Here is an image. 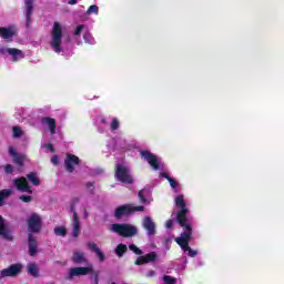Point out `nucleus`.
Segmentation results:
<instances>
[{"instance_id":"nucleus-7","label":"nucleus","mask_w":284,"mask_h":284,"mask_svg":"<svg viewBox=\"0 0 284 284\" xmlns=\"http://www.w3.org/2000/svg\"><path fill=\"white\" fill-rule=\"evenodd\" d=\"M27 225L29 234H39L41 227H43V219H41L39 213H31L27 220Z\"/></svg>"},{"instance_id":"nucleus-37","label":"nucleus","mask_w":284,"mask_h":284,"mask_svg":"<svg viewBox=\"0 0 284 284\" xmlns=\"http://www.w3.org/2000/svg\"><path fill=\"white\" fill-rule=\"evenodd\" d=\"M129 250H131V252H133L138 256H142L143 255V251L141 248H139L135 244H130L129 245Z\"/></svg>"},{"instance_id":"nucleus-18","label":"nucleus","mask_w":284,"mask_h":284,"mask_svg":"<svg viewBox=\"0 0 284 284\" xmlns=\"http://www.w3.org/2000/svg\"><path fill=\"white\" fill-rule=\"evenodd\" d=\"M159 258L156 252H151L146 255H141L135 260V265H148V263H154Z\"/></svg>"},{"instance_id":"nucleus-31","label":"nucleus","mask_w":284,"mask_h":284,"mask_svg":"<svg viewBox=\"0 0 284 284\" xmlns=\"http://www.w3.org/2000/svg\"><path fill=\"white\" fill-rule=\"evenodd\" d=\"M148 194H150V192L146 189H142L139 191L138 196L140 199V203H144V204L150 203L148 202V199H146Z\"/></svg>"},{"instance_id":"nucleus-15","label":"nucleus","mask_w":284,"mask_h":284,"mask_svg":"<svg viewBox=\"0 0 284 284\" xmlns=\"http://www.w3.org/2000/svg\"><path fill=\"white\" fill-rule=\"evenodd\" d=\"M0 236L1 239H4V241H13L12 233L10 232V229L8 227V221L3 219V216L0 215Z\"/></svg>"},{"instance_id":"nucleus-5","label":"nucleus","mask_w":284,"mask_h":284,"mask_svg":"<svg viewBox=\"0 0 284 284\" xmlns=\"http://www.w3.org/2000/svg\"><path fill=\"white\" fill-rule=\"evenodd\" d=\"M145 206H134L132 204L120 205L115 209L113 216L118 221L123 219V216H130V214H134V212H143Z\"/></svg>"},{"instance_id":"nucleus-40","label":"nucleus","mask_w":284,"mask_h":284,"mask_svg":"<svg viewBox=\"0 0 284 284\" xmlns=\"http://www.w3.org/2000/svg\"><path fill=\"white\" fill-rule=\"evenodd\" d=\"M163 281L165 284H176V278L170 275H164Z\"/></svg>"},{"instance_id":"nucleus-26","label":"nucleus","mask_w":284,"mask_h":284,"mask_svg":"<svg viewBox=\"0 0 284 284\" xmlns=\"http://www.w3.org/2000/svg\"><path fill=\"white\" fill-rule=\"evenodd\" d=\"M14 194V191L12 189H4L0 191V207L3 206L6 199H9V196H12Z\"/></svg>"},{"instance_id":"nucleus-42","label":"nucleus","mask_w":284,"mask_h":284,"mask_svg":"<svg viewBox=\"0 0 284 284\" xmlns=\"http://www.w3.org/2000/svg\"><path fill=\"white\" fill-rule=\"evenodd\" d=\"M85 187L91 194H94V182H87Z\"/></svg>"},{"instance_id":"nucleus-43","label":"nucleus","mask_w":284,"mask_h":284,"mask_svg":"<svg viewBox=\"0 0 284 284\" xmlns=\"http://www.w3.org/2000/svg\"><path fill=\"white\" fill-rule=\"evenodd\" d=\"M20 201H22L23 203H30L32 201V196L30 195H20Z\"/></svg>"},{"instance_id":"nucleus-6","label":"nucleus","mask_w":284,"mask_h":284,"mask_svg":"<svg viewBox=\"0 0 284 284\" xmlns=\"http://www.w3.org/2000/svg\"><path fill=\"white\" fill-rule=\"evenodd\" d=\"M0 54L2 57H6V54H8L12 63H19L21 59H26V53L21 51V49L10 48L6 45H0Z\"/></svg>"},{"instance_id":"nucleus-8","label":"nucleus","mask_w":284,"mask_h":284,"mask_svg":"<svg viewBox=\"0 0 284 284\" xmlns=\"http://www.w3.org/2000/svg\"><path fill=\"white\" fill-rule=\"evenodd\" d=\"M23 270V265L21 264H12L7 268H3L0 271V281L3 278H17L19 274H21V271Z\"/></svg>"},{"instance_id":"nucleus-17","label":"nucleus","mask_w":284,"mask_h":284,"mask_svg":"<svg viewBox=\"0 0 284 284\" xmlns=\"http://www.w3.org/2000/svg\"><path fill=\"white\" fill-rule=\"evenodd\" d=\"M13 185H16L19 192H28L29 194H32V190H30V184L28 183V179L23 176L14 179Z\"/></svg>"},{"instance_id":"nucleus-34","label":"nucleus","mask_w":284,"mask_h":284,"mask_svg":"<svg viewBox=\"0 0 284 284\" xmlns=\"http://www.w3.org/2000/svg\"><path fill=\"white\" fill-rule=\"evenodd\" d=\"M119 128H121V122L118 120V118L111 119V122H110L111 132H116Z\"/></svg>"},{"instance_id":"nucleus-4","label":"nucleus","mask_w":284,"mask_h":284,"mask_svg":"<svg viewBox=\"0 0 284 284\" xmlns=\"http://www.w3.org/2000/svg\"><path fill=\"white\" fill-rule=\"evenodd\" d=\"M77 203H79V199H74L70 204L69 212H72V224H71V236L73 239H79L81 235V220H79V214L77 213Z\"/></svg>"},{"instance_id":"nucleus-52","label":"nucleus","mask_w":284,"mask_h":284,"mask_svg":"<svg viewBox=\"0 0 284 284\" xmlns=\"http://www.w3.org/2000/svg\"><path fill=\"white\" fill-rule=\"evenodd\" d=\"M88 216H90V214L88 213V210L84 209L83 219H88Z\"/></svg>"},{"instance_id":"nucleus-11","label":"nucleus","mask_w":284,"mask_h":284,"mask_svg":"<svg viewBox=\"0 0 284 284\" xmlns=\"http://www.w3.org/2000/svg\"><path fill=\"white\" fill-rule=\"evenodd\" d=\"M182 227L184 229V232L175 239V242L180 247H185L186 245H190V241H192V225Z\"/></svg>"},{"instance_id":"nucleus-51","label":"nucleus","mask_w":284,"mask_h":284,"mask_svg":"<svg viewBox=\"0 0 284 284\" xmlns=\"http://www.w3.org/2000/svg\"><path fill=\"white\" fill-rule=\"evenodd\" d=\"M98 132H100V134H103V132H105V129L103 126L98 128Z\"/></svg>"},{"instance_id":"nucleus-47","label":"nucleus","mask_w":284,"mask_h":284,"mask_svg":"<svg viewBox=\"0 0 284 284\" xmlns=\"http://www.w3.org/2000/svg\"><path fill=\"white\" fill-rule=\"evenodd\" d=\"M43 148H45L47 150H49L51 153H54V146L52 144H44Z\"/></svg>"},{"instance_id":"nucleus-44","label":"nucleus","mask_w":284,"mask_h":284,"mask_svg":"<svg viewBox=\"0 0 284 284\" xmlns=\"http://www.w3.org/2000/svg\"><path fill=\"white\" fill-rule=\"evenodd\" d=\"M90 278L93 281V284H99V273H93Z\"/></svg>"},{"instance_id":"nucleus-32","label":"nucleus","mask_w":284,"mask_h":284,"mask_svg":"<svg viewBox=\"0 0 284 284\" xmlns=\"http://www.w3.org/2000/svg\"><path fill=\"white\" fill-rule=\"evenodd\" d=\"M55 236H62L65 237L68 235V229L65 226H57L53 230Z\"/></svg>"},{"instance_id":"nucleus-24","label":"nucleus","mask_w":284,"mask_h":284,"mask_svg":"<svg viewBox=\"0 0 284 284\" xmlns=\"http://www.w3.org/2000/svg\"><path fill=\"white\" fill-rule=\"evenodd\" d=\"M24 6L27 8V23H30V17H32V12L34 10V0H24Z\"/></svg>"},{"instance_id":"nucleus-28","label":"nucleus","mask_w":284,"mask_h":284,"mask_svg":"<svg viewBox=\"0 0 284 284\" xmlns=\"http://www.w3.org/2000/svg\"><path fill=\"white\" fill-rule=\"evenodd\" d=\"M174 201L176 207H180V210H187V204L185 203V197L183 196V194L175 196Z\"/></svg>"},{"instance_id":"nucleus-2","label":"nucleus","mask_w":284,"mask_h":284,"mask_svg":"<svg viewBox=\"0 0 284 284\" xmlns=\"http://www.w3.org/2000/svg\"><path fill=\"white\" fill-rule=\"evenodd\" d=\"M114 179H116L120 183H124V185H132V183H134V178L132 176L130 166H128L125 162L115 164Z\"/></svg>"},{"instance_id":"nucleus-39","label":"nucleus","mask_w":284,"mask_h":284,"mask_svg":"<svg viewBox=\"0 0 284 284\" xmlns=\"http://www.w3.org/2000/svg\"><path fill=\"white\" fill-rule=\"evenodd\" d=\"M87 14H99V6L97 4H92L89 7V9L87 10Z\"/></svg>"},{"instance_id":"nucleus-3","label":"nucleus","mask_w":284,"mask_h":284,"mask_svg":"<svg viewBox=\"0 0 284 284\" xmlns=\"http://www.w3.org/2000/svg\"><path fill=\"white\" fill-rule=\"evenodd\" d=\"M111 232L123 236V239H132V236H136L139 234V229L133 224L128 223H115L111 225Z\"/></svg>"},{"instance_id":"nucleus-27","label":"nucleus","mask_w":284,"mask_h":284,"mask_svg":"<svg viewBox=\"0 0 284 284\" xmlns=\"http://www.w3.org/2000/svg\"><path fill=\"white\" fill-rule=\"evenodd\" d=\"M160 176H162L163 179H166V181H169L172 190H176L179 187V182H176V180H174V178L170 176V174H168L166 172L160 173Z\"/></svg>"},{"instance_id":"nucleus-35","label":"nucleus","mask_w":284,"mask_h":284,"mask_svg":"<svg viewBox=\"0 0 284 284\" xmlns=\"http://www.w3.org/2000/svg\"><path fill=\"white\" fill-rule=\"evenodd\" d=\"M83 39L85 43H89L90 45H94L95 41H94V37H92V33L90 32H85L83 34Z\"/></svg>"},{"instance_id":"nucleus-36","label":"nucleus","mask_w":284,"mask_h":284,"mask_svg":"<svg viewBox=\"0 0 284 284\" xmlns=\"http://www.w3.org/2000/svg\"><path fill=\"white\" fill-rule=\"evenodd\" d=\"M83 30H85V24L78 26L73 32L74 39H79L81 37V33L83 32Z\"/></svg>"},{"instance_id":"nucleus-21","label":"nucleus","mask_w":284,"mask_h":284,"mask_svg":"<svg viewBox=\"0 0 284 284\" xmlns=\"http://www.w3.org/2000/svg\"><path fill=\"white\" fill-rule=\"evenodd\" d=\"M41 123L48 126L51 135L57 134V120L50 116L42 118Z\"/></svg>"},{"instance_id":"nucleus-12","label":"nucleus","mask_w":284,"mask_h":284,"mask_svg":"<svg viewBox=\"0 0 284 284\" xmlns=\"http://www.w3.org/2000/svg\"><path fill=\"white\" fill-rule=\"evenodd\" d=\"M0 37L6 43H12L14 37H17V28L13 26L0 27Z\"/></svg>"},{"instance_id":"nucleus-46","label":"nucleus","mask_w":284,"mask_h":284,"mask_svg":"<svg viewBox=\"0 0 284 284\" xmlns=\"http://www.w3.org/2000/svg\"><path fill=\"white\" fill-rule=\"evenodd\" d=\"M51 163H52L53 165H59V155H53V156L51 158Z\"/></svg>"},{"instance_id":"nucleus-19","label":"nucleus","mask_w":284,"mask_h":284,"mask_svg":"<svg viewBox=\"0 0 284 284\" xmlns=\"http://www.w3.org/2000/svg\"><path fill=\"white\" fill-rule=\"evenodd\" d=\"M187 214H190V209H181L176 213V222L181 227L190 226V222L187 221Z\"/></svg>"},{"instance_id":"nucleus-20","label":"nucleus","mask_w":284,"mask_h":284,"mask_svg":"<svg viewBox=\"0 0 284 284\" xmlns=\"http://www.w3.org/2000/svg\"><path fill=\"white\" fill-rule=\"evenodd\" d=\"M71 261L75 263V265H85V263H88V255L83 251H73Z\"/></svg>"},{"instance_id":"nucleus-25","label":"nucleus","mask_w":284,"mask_h":284,"mask_svg":"<svg viewBox=\"0 0 284 284\" xmlns=\"http://www.w3.org/2000/svg\"><path fill=\"white\" fill-rule=\"evenodd\" d=\"M27 272L30 276H33V278H39V265H37V263H29L27 265Z\"/></svg>"},{"instance_id":"nucleus-48","label":"nucleus","mask_w":284,"mask_h":284,"mask_svg":"<svg viewBox=\"0 0 284 284\" xmlns=\"http://www.w3.org/2000/svg\"><path fill=\"white\" fill-rule=\"evenodd\" d=\"M154 274H156V272L150 271V272L146 274V276H148L149 278H152V276H154Z\"/></svg>"},{"instance_id":"nucleus-23","label":"nucleus","mask_w":284,"mask_h":284,"mask_svg":"<svg viewBox=\"0 0 284 284\" xmlns=\"http://www.w3.org/2000/svg\"><path fill=\"white\" fill-rule=\"evenodd\" d=\"M88 247L90 248L91 252H94L97 254V256H98V258H100L101 263H103V261H105V254H103L101 248H99V246L95 243H93V242L88 243Z\"/></svg>"},{"instance_id":"nucleus-16","label":"nucleus","mask_w":284,"mask_h":284,"mask_svg":"<svg viewBox=\"0 0 284 284\" xmlns=\"http://www.w3.org/2000/svg\"><path fill=\"white\" fill-rule=\"evenodd\" d=\"M9 156H12L13 163H16V165L23 168V164L26 163V154L17 152L14 146H9Z\"/></svg>"},{"instance_id":"nucleus-13","label":"nucleus","mask_w":284,"mask_h":284,"mask_svg":"<svg viewBox=\"0 0 284 284\" xmlns=\"http://www.w3.org/2000/svg\"><path fill=\"white\" fill-rule=\"evenodd\" d=\"M142 227L143 230H145L146 235L149 237L154 236V234H156V223L154 222V220H152L150 215L143 217Z\"/></svg>"},{"instance_id":"nucleus-41","label":"nucleus","mask_w":284,"mask_h":284,"mask_svg":"<svg viewBox=\"0 0 284 284\" xmlns=\"http://www.w3.org/2000/svg\"><path fill=\"white\" fill-rule=\"evenodd\" d=\"M1 168H3L4 174H12L14 172V166H12V164H7Z\"/></svg>"},{"instance_id":"nucleus-49","label":"nucleus","mask_w":284,"mask_h":284,"mask_svg":"<svg viewBox=\"0 0 284 284\" xmlns=\"http://www.w3.org/2000/svg\"><path fill=\"white\" fill-rule=\"evenodd\" d=\"M68 3L69 6H77V0H69Z\"/></svg>"},{"instance_id":"nucleus-33","label":"nucleus","mask_w":284,"mask_h":284,"mask_svg":"<svg viewBox=\"0 0 284 284\" xmlns=\"http://www.w3.org/2000/svg\"><path fill=\"white\" fill-rule=\"evenodd\" d=\"M181 250H182L183 252H187V255H189L191 258H194V256H199V251L192 250V247H190V244H187L186 246H182Z\"/></svg>"},{"instance_id":"nucleus-29","label":"nucleus","mask_w":284,"mask_h":284,"mask_svg":"<svg viewBox=\"0 0 284 284\" xmlns=\"http://www.w3.org/2000/svg\"><path fill=\"white\" fill-rule=\"evenodd\" d=\"M27 179L28 181H30L32 185H36V186L41 185V180H39V176L34 172L27 174Z\"/></svg>"},{"instance_id":"nucleus-53","label":"nucleus","mask_w":284,"mask_h":284,"mask_svg":"<svg viewBox=\"0 0 284 284\" xmlns=\"http://www.w3.org/2000/svg\"><path fill=\"white\" fill-rule=\"evenodd\" d=\"M111 284H116V283L112 282Z\"/></svg>"},{"instance_id":"nucleus-30","label":"nucleus","mask_w":284,"mask_h":284,"mask_svg":"<svg viewBox=\"0 0 284 284\" xmlns=\"http://www.w3.org/2000/svg\"><path fill=\"white\" fill-rule=\"evenodd\" d=\"M125 252H128V245L125 244H119L114 250V254H116L119 258L123 257V254H125Z\"/></svg>"},{"instance_id":"nucleus-38","label":"nucleus","mask_w":284,"mask_h":284,"mask_svg":"<svg viewBox=\"0 0 284 284\" xmlns=\"http://www.w3.org/2000/svg\"><path fill=\"white\" fill-rule=\"evenodd\" d=\"M12 134L14 139H19L20 136H23V131L19 126H13Z\"/></svg>"},{"instance_id":"nucleus-14","label":"nucleus","mask_w":284,"mask_h":284,"mask_svg":"<svg viewBox=\"0 0 284 284\" xmlns=\"http://www.w3.org/2000/svg\"><path fill=\"white\" fill-rule=\"evenodd\" d=\"M80 164H81V159H79V156L71 153L67 154V158L64 160V168L67 172L72 174V172H74V165H80Z\"/></svg>"},{"instance_id":"nucleus-10","label":"nucleus","mask_w":284,"mask_h":284,"mask_svg":"<svg viewBox=\"0 0 284 284\" xmlns=\"http://www.w3.org/2000/svg\"><path fill=\"white\" fill-rule=\"evenodd\" d=\"M93 267L89 266H80V267H71L69 270V274L67 276V281H72L75 276H88V274H92Z\"/></svg>"},{"instance_id":"nucleus-45","label":"nucleus","mask_w":284,"mask_h":284,"mask_svg":"<svg viewBox=\"0 0 284 284\" xmlns=\"http://www.w3.org/2000/svg\"><path fill=\"white\" fill-rule=\"evenodd\" d=\"M173 226H174V220H168L165 223L166 230H172Z\"/></svg>"},{"instance_id":"nucleus-9","label":"nucleus","mask_w":284,"mask_h":284,"mask_svg":"<svg viewBox=\"0 0 284 284\" xmlns=\"http://www.w3.org/2000/svg\"><path fill=\"white\" fill-rule=\"evenodd\" d=\"M140 156L146 161V163H149L152 170H161V162L159 161V158H156V155H154L152 152L148 150H141Z\"/></svg>"},{"instance_id":"nucleus-22","label":"nucleus","mask_w":284,"mask_h":284,"mask_svg":"<svg viewBox=\"0 0 284 284\" xmlns=\"http://www.w3.org/2000/svg\"><path fill=\"white\" fill-rule=\"evenodd\" d=\"M28 243L30 256H37V247H39V242H37V237H34L32 233L28 234Z\"/></svg>"},{"instance_id":"nucleus-1","label":"nucleus","mask_w":284,"mask_h":284,"mask_svg":"<svg viewBox=\"0 0 284 284\" xmlns=\"http://www.w3.org/2000/svg\"><path fill=\"white\" fill-rule=\"evenodd\" d=\"M70 43V38H63V27L59 22H54L50 31L49 45L55 54H65L68 52V45Z\"/></svg>"},{"instance_id":"nucleus-50","label":"nucleus","mask_w":284,"mask_h":284,"mask_svg":"<svg viewBox=\"0 0 284 284\" xmlns=\"http://www.w3.org/2000/svg\"><path fill=\"white\" fill-rule=\"evenodd\" d=\"M100 123H102V125H105L108 123V120L105 118H101Z\"/></svg>"}]
</instances>
